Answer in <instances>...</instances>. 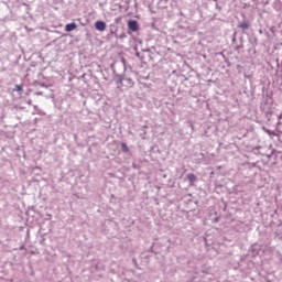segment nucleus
Wrapping results in <instances>:
<instances>
[{
  "instance_id": "obj_4",
  "label": "nucleus",
  "mask_w": 282,
  "mask_h": 282,
  "mask_svg": "<svg viewBox=\"0 0 282 282\" xmlns=\"http://www.w3.org/2000/svg\"><path fill=\"white\" fill-rule=\"evenodd\" d=\"M187 180H188L191 186H193V184H195V182H197V176H195V174L191 173V174H187Z\"/></svg>"
},
{
  "instance_id": "obj_7",
  "label": "nucleus",
  "mask_w": 282,
  "mask_h": 282,
  "mask_svg": "<svg viewBox=\"0 0 282 282\" xmlns=\"http://www.w3.org/2000/svg\"><path fill=\"white\" fill-rule=\"evenodd\" d=\"M15 91H19V94H22L23 93V86L15 85Z\"/></svg>"
},
{
  "instance_id": "obj_1",
  "label": "nucleus",
  "mask_w": 282,
  "mask_h": 282,
  "mask_svg": "<svg viewBox=\"0 0 282 282\" xmlns=\"http://www.w3.org/2000/svg\"><path fill=\"white\" fill-rule=\"evenodd\" d=\"M128 28L129 30H131V32H138V30H140V26L138 25V21L135 20H130L128 22Z\"/></svg>"
},
{
  "instance_id": "obj_6",
  "label": "nucleus",
  "mask_w": 282,
  "mask_h": 282,
  "mask_svg": "<svg viewBox=\"0 0 282 282\" xmlns=\"http://www.w3.org/2000/svg\"><path fill=\"white\" fill-rule=\"evenodd\" d=\"M121 149L123 153H129V147L127 145V143H121Z\"/></svg>"
},
{
  "instance_id": "obj_3",
  "label": "nucleus",
  "mask_w": 282,
  "mask_h": 282,
  "mask_svg": "<svg viewBox=\"0 0 282 282\" xmlns=\"http://www.w3.org/2000/svg\"><path fill=\"white\" fill-rule=\"evenodd\" d=\"M77 28L78 25L76 23H68L65 25V32H74Z\"/></svg>"
},
{
  "instance_id": "obj_5",
  "label": "nucleus",
  "mask_w": 282,
  "mask_h": 282,
  "mask_svg": "<svg viewBox=\"0 0 282 282\" xmlns=\"http://www.w3.org/2000/svg\"><path fill=\"white\" fill-rule=\"evenodd\" d=\"M238 28H240V30H248V28H250V24H248V22H241Z\"/></svg>"
},
{
  "instance_id": "obj_2",
  "label": "nucleus",
  "mask_w": 282,
  "mask_h": 282,
  "mask_svg": "<svg viewBox=\"0 0 282 282\" xmlns=\"http://www.w3.org/2000/svg\"><path fill=\"white\" fill-rule=\"evenodd\" d=\"M95 28L96 30H98V32H105V30H107V23H105L104 21H97L95 23Z\"/></svg>"
}]
</instances>
